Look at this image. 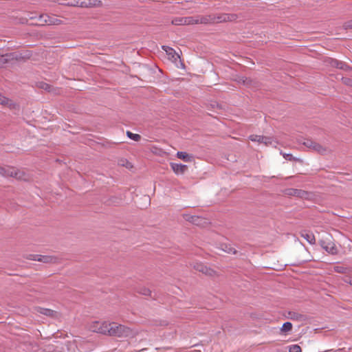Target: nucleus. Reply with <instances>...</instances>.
Returning <instances> with one entry per match:
<instances>
[{
  "label": "nucleus",
  "mask_w": 352,
  "mask_h": 352,
  "mask_svg": "<svg viewBox=\"0 0 352 352\" xmlns=\"http://www.w3.org/2000/svg\"><path fill=\"white\" fill-rule=\"evenodd\" d=\"M101 3L100 1L97 0H69L66 5L69 6L89 8L93 6H98Z\"/></svg>",
  "instance_id": "nucleus-6"
},
{
  "label": "nucleus",
  "mask_w": 352,
  "mask_h": 352,
  "mask_svg": "<svg viewBox=\"0 0 352 352\" xmlns=\"http://www.w3.org/2000/svg\"><path fill=\"white\" fill-rule=\"evenodd\" d=\"M177 157L185 162H191L192 160V157L190 155H188L187 153L186 152H182V151H178L177 153Z\"/></svg>",
  "instance_id": "nucleus-21"
},
{
  "label": "nucleus",
  "mask_w": 352,
  "mask_h": 352,
  "mask_svg": "<svg viewBox=\"0 0 352 352\" xmlns=\"http://www.w3.org/2000/svg\"><path fill=\"white\" fill-rule=\"evenodd\" d=\"M38 23H32V25H39V26H43V25H59L64 24V22L58 19L54 16H51L48 14H41L37 18Z\"/></svg>",
  "instance_id": "nucleus-3"
},
{
  "label": "nucleus",
  "mask_w": 352,
  "mask_h": 352,
  "mask_svg": "<svg viewBox=\"0 0 352 352\" xmlns=\"http://www.w3.org/2000/svg\"><path fill=\"white\" fill-rule=\"evenodd\" d=\"M301 237L304 238L310 244H314L316 243V239L314 234L307 230H302L300 232Z\"/></svg>",
  "instance_id": "nucleus-17"
},
{
  "label": "nucleus",
  "mask_w": 352,
  "mask_h": 352,
  "mask_svg": "<svg viewBox=\"0 0 352 352\" xmlns=\"http://www.w3.org/2000/svg\"><path fill=\"white\" fill-rule=\"evenodd\" d=\"M283 156V157L289 161H297L298 160L293 157V155L290 153H281Z\"/></svg>",
  "instance_id": "nucleus-29"
},
{
  "label": "nucleus",
  "mask_w": 352,
  "mask_h": 352,
  "mask_svg": "<svg viewBox=\"0 0 352 352\" xmlns=\"http://www.w3.org/2000/svg\"><path fill=\"white\" fill-rule=\"evenodd\" d=\"M302 144L308 148L316 151L320 154H325L329 151L327 147L309 139L305 140L302 142Z\"/></svg>",
  "instance_id": "nucleus-7"
},
{
  "label": "nucleus",
  "mask_w": 352,
  "mask_h": 352,
  "mask_svg": "<svg viewBox=\"0 0 352 352\" xmlns=\"http://www.w3.org/2000/svg\"><path fill=\"white\" fill-rule=\"evenodd\" d=\"M249 139L252 142H256L258 143H263L265 146H269L272 144V138L270 137L263 136V135H251L249 136Z\"/></svg>",
  "instance_id": "nucleus-11"
},
{
  "label": "nucleus",
  "mask_w": 352,
  "mask_h": 352,
  "mask_svg": "<svg viewBox=\"0 0 352 352\" xmlns=\"http://www.w3.org/2000/svg\"><path fill=\"white\" fill-rule=\"evenodd\" d=\"M320 245L324 250L331 254H336L338 252L336 245L332 241H326L322 240L320 241Z\"/></svg>",
  "instance_id": "nucleus-12"
},
{
  "label": "nucleus",
  "mask_w": 352,
  "mask_h": 352,
  "mask_svg": "<svg viewBox=\"0 0 352 352\" xmlns=\"http://www.w3.org/2000/svg\"><path fill=\"white\" fill-rule=\"evenodd\" d=\"M342 81L344 84L346 85L352 86V79L349 78H342Z\"/></svg>",
  "instance_id": "nucleus-33"
},
{
  "label": "nucleus",
  "mask_w": 352,
  "mask_h": 352,
  "mask_svg": "<svg viewBox=\"0 0 352 352\" xmlns=\"http://www.w3.org/2000/svg\"><path fill=\"white\" fill-rule=\"evenodd\" d=\"M170 166L177 175L184 174L188 169V166L182 164L170 163Z\"/></svg>",
  "instance_id": "nucleus-15"
},
{
  "label": "nucleus",
  "mask_w": 352,
  "mask_h": 352,
  "mask_svg": "<svg viewBox=\"0 0 352 352\" xmlns=\"http://www.w3.org/2000/svg\"><path fill=\"white\" fill-rule=\"evenodd\" d=\"M38 87L41 89L46 90V91H47L49 92L52 91L51 86L49 84H47V83H45V82H41L38 83Z\"/></svg>",
  "instance_id": "nucleus-28"
},
{
  "label": "nucleus",
  "mask_w": 352,
  "mask_h": 352,
  "mask_svg": "<svg viewBox=\"0 0 352 352\" xmlns=\"http://www.w3.org/2000/svg\"><path fill=\"white\" fill-rule=\"evenodd\" d=\"M192 267H193L195 270L201 272L202 274L208 276H215L217 275L216 271L212 270V268L205 265L204 263L200 262H195L190 264Z\"/></svg>",
  "instance_id": "nucleus-8"
},
{
  "label": "nucleus",
  "mask_w": 352,
  "mask_h": 352,
  "mask_svg": "<svg viewBox=\"0 0 352 352\" xmlns=\"http://www.w3.org/2000/svg\"><path fill=\"white\" fill-rule=\"evenodd\" d=\"M38 256H39V254H27L25 256V258L26 259H28V260L37 261H38Z\"/></svg>",
  "instance_id": "nucleus-30"
},
{
  "label": "nucleus",
  "mask_w": 352,
  "mask_h": 352,
  "mask_svg": "<svg viewBox=\"0 0 352 352\" xmlns=\"http://www.w3.org/2000/svg\"><path fill=\"white\" fill-rule=\"evenodd\" d=\"M126 135L131 140L134 141H139L141 139V136L139 134L133 133L131 131L126 132Z\"/></svg>",
  "instance_id": "nucleus-26"
},
{
  "label": "nucleus",
  "mask_w": 352,
  "mask_h": 352,
  "mask_svg": "<svg viewBox=\"0 0 352 352\" xmlns=\"http://www.w3.org/2000/svg\"><path fill=\"white\" fill-rule=\"evenodd\" d=\"M287 318L297 322H303L307 319L306 315L296 311H289Z\"/></svg>",
  "instance_id": "nucleus-14"
},
{
  "label": "nucleus",
  "mask_w": 352,
  "mask_h": 352,
  "mask_svg": "<svg viewBox=\"0 0 352 352\" xmlns=\"http://www.w3.org/2000/svg\"><path fill=\"white\" fill-rule=\"evenodd\" d=\"M186 220L190 221L193 223L198 224L201 219L197 216L186 215Z\"/></svg>",
  "instance_id": "nucleus-25"
},
{
  "label": "nucleus",
  "mask_w": 352,
  "mask_h": 352,
  "mask_svg": "<svg viewBox=\"0 0 352 352\" xmlns=\"http://www.w3.org/2000/svg\"><path fill=\"white\" fill-rule=\"evenodd\" d=\"M54 2H58V0H53Z\"/></svg>",
  "instance_id": "nucleus-36"
},
{
  "label": "nucleus",
  "mask_w": 352,
  "mask_h": 352,
  "mask_svg": "<svg viewBox=\"0 0 352 352\" xmlns=\"http://www.w3.org/2000/svg\"><path fill=\"white\" fill-rule=\"evenodd\" d=\"M29 19H36V16H34V15H30V16H29Z\"/></svg>",
  "instance_id": "nucleus-35"
},
{
  "label": "nucleus",
  "mask_w": 352,
  "mask_h": 352,
  "mask_svg": "<svg viewBox=\"0 0 352 352\" xmlns=\"http://www.w3.org/2000/svg\"><path fill=\"white\" fill-rule=\"evenodd\" d=\"M285 193L289 196H294L305 199H308L310 197L309 192L301 189L288 188L285 190Z\"/></svg>",
  "instance_id": "nucleus-10"
},
{
  "label": "nucleus",
  "mask_w": 352,
  "mask_h": 352,
  "mask_svg": "<svg viewBox=\"0 0 352 352\" xmlns=\"http://www.w3.org/2000/svg\"><path fill=\"white\" fill-rule=\"evenodd\" d=\"M56 258L52 256H43V255H39L38 261L42 262L44 263H54L56 261Z\"/></svg>",
  "instance_id": "nucleus-20"
},
{
  "label": "nucleus",
  "mask_w": 352,
  "mask_h": 352,
  "mask_svg": "<svg viewBox=\"0 0 352 352\" xmlns=\"http://www.w3.org/2000/svg\"><path fill=\"white\" fill-rule=\"evenodd\" d=\"M292 329V324L289 322H286L283 324V326L280 329V331H281V333H287L291 331Z\"/></svg>",
  "instance_id": "nucleus-22"
},
{
  "label": "nucleus",
  "mask_w": 352,
  "mask_h": 352,
  "mask_svg": "<svg viewBox=\"0 0 352 352\" xmlns=\"http://www.w3.org/2000/svg\"><path fill=\"white\" fill-rule=\"evenodd\" d=\"M200 16L175 17L172 20V24L175 25L201 24Z\"/></svg>",
  "instance_id": "nucleus-5"
},
{
  "label": "nucleus",
  "mask_w": 352,
  "mask_h": 352,
  "mask_svg": "<svg viewBox=\"0 0 352 352\" xmlns=\"http://www.w3.org/2000/svg\"><path fill=\"white\" fill-rule=\"evenodd\" d=\"M137 292L140 294H142V295H144V296H151V291L148 288H146V287H140L137 290Z\"/></svg>",
  "instance_id": "nucleus-23"
},
{
  "label": "nucleus",
  "mask_w": 352,
  "mask_h": 352,
  "mask_svg": "<svg viewBox=\"0 0 352 352\" xmlns=\"http://www.w3.org/2000/svg\"><path fill=\"white\" fill-rule=\"evenodd\" d=\"M289 352H302V350L298 345L294 344L292 346H290Z\"/></svg>",
  "instance_id": "nucleus-31"
},
{
  "label": "nucleus",
  "mask_w": 352,
  "mask_h": 352,
  "mask_svg": "<svg viewBox=\"0 0 352 352\" xmlns=\"http://www.w3.org/2000/svg\"><path fill=\"white\" fill-rule=\"evenodd\" d=\"M220 249L228 254H235L236 253V250L230 244L221 243Z\"/></svg>",
  "instance_id": "nucleus-19"
},
{
  "label": "nucleus",
  "mask_w": 352,
  "mask_h": 352,
  "mask_svg": "<svg viewBox=\"0 0 352 352\" xmlns=\"http://www.w3.org/2000/svg\"><path fill=\"white\" fill-rule=\"evenodd\" d=\"M343 28L345 30L352 29V19L345 22L343 24Z\"/></svg>",
  "instance_id": "nucleus-32"
},
{
  "label": "nucleus",
  "mask_w": 352,
  "mask_h": 352,
  "mask_svg": "<svg viewBox=\"0 0 352 352\" xmlns=\"http://www.w3.org/2000/svg\"><path fill=\"white\" fill-rule=\"evenodd\" d=\"M162 49L168 54L171 55L172 57H174V55L176 54L175 50L168 46L163 45Z\"/></svg>",
  "instance_id": "nucleus-27"
},
{
  "label": "nucleus",
  "mask_w": 352,
  "mask_h": 352,
  "mask_svg": "<svg viewBox=\"0 0 352 352\" xmlns=\"http://www.w3.org/2000/svg\"><path fill=\"white\" fill-rule=\"evenodd\" d=\"M0 104L8 107L11 110H19V106L14 102L12 100L3 96H0Z\"/></svg>",
  "instance_id": "nucleus-13"
},
{
  "label": "nucleus",
  "mask_w": 352,
  "mask_h": 352,
  "mask_svg": "<svg viewBox=\"0 0 352 352\" xmlns=\"http://www.w3.org/2000/svg\"><path fill=\"white\" fill-rule=\"evenodd\" d=\"M329 63L332 67H336V68H339V69H346V67H347L346 65L344 63L339 61V60H336V59H330L329 61Z\"/></svg>",
  "instance_id": "nucleus-18"
},
{
  "label": "nucleus",
  "mask_w": 352,
  "mask_h": 352,
  "mask_svg": "<svg viewBox=\"0 0 352 352\" xmlns=\"http://www.w3.org/2000/svg\"><path fill=\"white\" fill-rule=\"evenodd\" d=\"M236 19V15L233 14H209L200 16L201 24L232 21Z\"/></svg>",
  "instance_id": "nucleus-1"
},
{
  "label": "nucleus",
  "mask_w": 352,
  "mask_h": 352,
  "mask_svg": "<svg viewBox=\"0 0 352 352\" xmlns=\"http://www.w3.org/2000/svg\"><path fill=\"white\" fill-rule=\"evenodd\" d=\"M333 269L336 272L340 274H346L349 271V268L342 265L335 266Z\"/></svg>",
  "instance_id": "nucleus-24"
},
{
  "label": "nucleus",
  "mask_w": 352,
  "mask_h": 352,
  "mask_svg": "<svg viewBox=\"0 0 352 352\" xmlns=\"http://www.w3.org/2000/svg\"><path fill=\"white\" fill-rule=\"evenodd\" d=\"M343 280L346 283L350 284L352 286V276H345Z\"/></svg>",
  "instance_id": "nucleus-34"
},
{
  "label": "nucleus",
  "mask_w": 352,
  "mask_h": 352,
  "mask_svg": "<svg viewBox=\"0 0 352 352\" xmlns=\"http://www.w3.org/2000/svg\"><path fill=\"white\" fill-rule=\"evenodd\" d=\"M0 175L22 179L25 176V173L22 170H20L14 167L0 166Z\"/></svg>",
  "instance_id": "nucleus-4"
},
{
  "label": "nucleus",
  "mask_w": 352,
  "mask_h": 352,
  "mask_svg": "<svg viewBox=\"0 0 352 352\" xmlns=\"http://www.w3.org/2000/svg\"><path fill=\"white\" fill-rule=\"evenodd\" d=\"M108 335L117 337H127L131 334V330L124 325L116 322L109 323Z\"/></svg>",
  "instance_id": "nucleus-2"
},
{
  "label": "nucleus",
  "mask_w": 352,
  "mask_h": 352,
  "mask_svg": "<svg viewBox=\"0 0 352 352\" xmlns=\"http://www.w3.org/2000/svg\"><path fill=\"white\" fill-rule=\"evenodd\" d=\"M109 323L107 322L95 321L90 326V329L96 333L108 334Z\"/></svg>",
  "instance_id": "nucleus-9"
},
{
  "label": "nucleus",
  "mask_w": 352,
  "mask_h": 352,
  "mask_svg": "<svg viewBox=\"0 0 352 352\" xmlns=\"http://www.w3.org/2000/svg\"><path fill=\"white\" fill-rule=\"evenodd\" d=\"M36 311L41 314L51 317V318H56L58 316V313L56 311L52 309L43 308V307H37Z\"/></svg>",
  "instance_id": "nucleus-16"
}]
</instances>
